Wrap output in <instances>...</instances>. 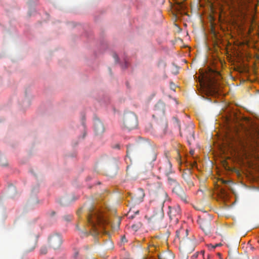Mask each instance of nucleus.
Here are the masks:
<instances>
[{"mask_svg":"<svg viewBox=\"0 0 259 259\" xmlns=\"http://www.w3.org/2000/svg\"><path fill=\"white\" fill-rule=\"evenodd\" d=\"M190 153H191V155H193V154H194V151H193V150H191V151H190Z\"/></svg>","mask_w":259,"mask_h":259,"instance_id":"cd10ccee","label":"nucleus"},{"mask_svg":"<svg viewBox=\"0 0 259 259\" xmlns=\"http://www.w3.org/2000/svg\"><path fill=\"white\" fill-rule=\"evenodd\" d=\"M184 180L189 186L193 185L192 182V172L190 169L184 170L182 174Z\"/></svg>","mask_w":259,"mask_h":259,"instance_id":"9d476101","label":"nucleus"},{"mask_svg":"<svg viewBox=\"0 0 259 259\" xmlns=\"http://www.w3.org/2000/svg\"><path fill=\"white\" fill-rule=\"evenodd\" d=\"M165 105L161 101L158 102L155 106L154 113L153 114V117L158 119L159 117L160 120L158 124H159L160 127L165 130L167 126V121L164 118L165 113Z\"/></svg>","mask_w":259,"mask_h":259,"instance_id":"20e7f679","label":"nucleus"},{"mask_svg":"<svg viewBox=\"0 0 259 259\" xmlns=\"http://www.w3.org/2000/svg\"><path fill=\"white\" fill-rule=\"evenodd\" d=\"M63 219L66 222H70L72 219V215L71 214H65L63 217Z\"/></svg>","mask_w":259,"mask_h":259,"instance_id":"6ab92c4d","label":"nucleus"},{"mask_svg":"<svg viewBox=\"0 0 259 259\" xmlns=\"http://www.w3.org/2000/svg\"><path fill=\"white\" fill-rule=\"evenodd\" d=\"M139 213V210H136L135 211H134V215H137V214H138Z\"/></svg>","mask_w":259,"mask_h":259,"instance_id":"bb28decb","label":"nucleus"},{"mask_svg":"<svg viewBox=\"0 0 259 259\" xmlns=\"http://www.w3.org/2000/svg\"><path fill=\"white\" fill-rule=\"evenodd\" d=\"M171 173V171L170 170L165 172V174L168 177V181L169 183L170 184H174L175 186L176 185V184H178V183L176 182L175 179L169 177V174Z\"/></svg>","mask_w":259,"mask_h":259,"instance_id":"a211bd4d","label":"nucleus"},{"mask_svg":"<svg viewBox=\"0 0 259 259\" xmlns=\"http://www.w3.org/2000/svg\"><path fill=\"white\" fill-rule=\"evenodd\" d=\"M124 239H125V237H123L122 238V241H123V240H124Z\"/></svg>","mask_w":259,"mask_h":259,"instance_id":"7c9ffc66","label":"nucleus"},{"mask_svg":"<svg viewBox=\"0 0 259 259\" xmlns=\"http://www.w3.org/2000/svg\"><path fill=\"white\" fill-rule=\"evenodd\" d=\"M209 247H210L211 249H214V248H215V247H214V245L212 244H209Z\"/></svg>","mask_w":259,"mask_h":259,"instance_id":"393cba45","label":"nucleus"},{"mask_svg":"<svg viewBox=\"0 0 259 259\" xmlns=\"http://www.w3.org/2000/svg\"><path fill=\"white\" fill-rule=\"evenodd\" d=\"M249 3V0H238L237 1L238 5L242 9L247 8Z\"/></svg>","mask_w":259,"mask_h":259,"instance_id":"f3484780","label":"nucleus"},{"mask_svg":"<svg viewBox=\"0 0 259 259\" xmlns=\"http://www.w3.org/2000/svg\"><path fill=\"white\" fill-rule=\"evenodd\" d=\"M181 209L179 206L169 207V211L168 214L171 220H174L175 222H178L180 216Z\"/></svg>","mask_w":259,"mask_h":259,"instance_id":"0eeeda50","label":"nucleus"},{"mask_svg":"<svg viewBox=\"0 0 259 259\" xmlns=\"http://www.w3.org/2000/svg\"><path fill=\"white\" fill-rule=\"evenodd\" d=\"M55 213H56L55 211H51L50 215H51V216H53V215H55Z\"/></svg>","mask_w":259,"mask_h":259,"instance_id":"a878e982","label":"nucleus"},{"mask_svg":"<svg viewBox=\"0 0 259 259\" xmlns=\"http://www.w3.org/2000/svg\"><path fill=\"white\" fill-rule=\"evenodd\" d=\"M207 79L208 82L207 84L208 90L212 94H217L219 91L218 83L210 78H207Z\"/></svg>","mask_w":259,"mask_h":259,"instance_id":"1a4fd4ad","label":"nucleus"},{"mask_svg":"<svg viewBox=\"0 0 259 259\" xmlns=\"http://www.w3.org/2000/svg\"><path fill=\"white\" fill-rule=\"evenodd\" d=\"M49 243L50 246L53 249H58L62 243L61 237L58 234L52 235L49 237Z\"/></svg>","mask_w":259,"mask_h":259,"instance_id":"423d86ee","label":"nucleus"},{"mask_svg":"<svg viewBox=\"0 0 259 259\" xmlns=\"http://www.w3.org/2000/svg\"><path fill=\"white\" fill-rule=\"evenodd\" d=\"M137 153V149L133 145H129L127 146L126 155L130 157L131 156L135 155Z\"/></svg>","mask_w":259,"mask_h":259,"instance_id":"2eb2a0df","label":"nucleus"},{"mask_svg":"<svg viewBox=\"0 0 259 259\" xmlns=\"http://www.w3.org/2000/svg\"><path fill=\"white\" fill-rule=\"evenodd\" d=\"M187 230L180 229L176 232V235L180 240L181 247L186 249V251L191 252L194 249L195 242L189 238H185V236H187Z\"/></svg>","mask_w":259,"mask_h":259,"instance_id":"7ed1b4c3","label":"nucleus"},{"mask_svg":"<svg viewBox=\"0 0 259 259\" xmlns=\"http://www.w3.org/2000/svg\"><path fill=\"white\" fill-rule=\"evenodd\" d=\"M184 134L187 137L188 142L189 144H190V142L194 140V131L192 126L188 127L185 129Z\"/></svg>","mask_w":259,"mask_h":259,"instance_id":"ddd939ff","label":"nucleus"},{"mask_svg":"<svg viewBox=\"0 0 259 259\" xmlns=\"http://www.w3.org/2000/svg\"><path fill=\"white\" fill-rule=\"evenodd\" d=\"M1 164L2 165H3V166H4V165H6V164H5V163H1Z\"/></svg>","mask_w":259,"mask_h":259,"instance_id":"c756f323","label":"nucleus"},{"mask_svg":"<svg viewBox=\"0 0 259 259\" xmlns=\"http://www.w3.org/2000/svg\"><path fill=\"white\" fill-rule=\"evenodd\" d=\"M157 197L160 199V202L157 204L156 209L154 211V214L153 215L151 219L154 221H158L161 220L164 217L163 207L164 203L167 197V194L162 188H159Z\"/></svg>","mask_w":259,"mask_h":259,"instance_id":"f03ea898","label":"nucleus"},{"mask_svg":"<svg viewBox=\"0 0 259 259\" xmlns=\"http://www.w3.org/2000/svg\"><path fill=\"white\" fill-rule=\"evenodd\" d=\"M48 249L46 246H42L40 249V253L41 254H45L47 253Z\"/></svg>","mask_w":259,"mask_h":259,"instance_id":"412c9836","label":"nucleus"},{"mask_svg":"<svg viewBox=\"0 0 259 259\" xmlns=\"http://www.w3.org/2000/svg\"><path fill=\"white\" fill-rule=\"evenodd\" d=\"M114 148L120 149V145H119V144H116V145L114 146Z\"/></svg>","mask_w":259,"mask_h":259,"instance_id":"5701e85b","label":"nucleus"},{"mask_svg":"<svg viewBox=\"0 0 259 259\" xmlns=\"http://www.w3.org/2000/svg\"><path fill=\"white\" fill-rule=\"evenodd\" d=\"M127 217L130 219H133L135 218V215L134 214V211H133L131 209L127 213Z\"/></svg>","mask_w":259,"mask_h":259,"instance_id":"aec40b11","label":"nucleus"},{"mask_svg":"<svg viewBox=\"0 0 259 259\" xmlns=\"http://www.w3.org/2000/svg\"><path fill=\"white\" fill-rule=\"evenodd\" d=\"M157 158V153L154 151H152L148 153L147 159L148 162H152L154 161Z\"/></svg>","mask_w":259,"mask_h":259,"instance_id":"dca6fc26","label":"nucleus"},{"mask_svg":"<svg viewBox=\"0 0 259 259\" xmlns=\"http://www.w3.org/2000/svg\"><path fill=\"white\" fill-rule=\"evenodd\" d=\"M145 197V193L144 190L142 188H139L136 192L134 199L137 202H141L143 201Z\"/></svg>","mask_w":259,"mask_h":259,"instance_id":"4468645a","label":"nucleus"},{"mask_svg":"<svg viewBox=\"0 0 259 259\" xmlns=\"http://www.w3.org/2000/svg\"><path fill=\"white\" fill-rule=\"evenodd\" d=\"M168 166L169 168H171V164L170 163H168Z\"/></svg>","mask_w":259,"mask_h":259,"instance_id":"c85d7f7f","label":"nucleus"},{"mask_svg":"<svg viewBox=\"0 0 259 259\" xmlns=\"http://www.w3.org/2000/svg\"><path fill=\"white\" fill-rule=\"evenodd\" d=\"M172 192L175 193L184 202H187V196L179 184H176L172 189Z\"/></svg>","mask_w":259,"mask_h":259,"instance_id":"6e6552de","label":"nucleus"},{"mask_svg":"<svg viewBox=\"0 0 259 259\" xmlns=\"http://www.w3.org/2000/svg\"><path fill=\"white\" fill-rule=\"evenodd\" d=\"M222 243H217V244H215V245H214V247H215V248L218 246H222Z\"/></svg>","mask_w":259,"mask_h":259,"instance_id":"b1692460","label":"nucleus"},{"mask_svg":"<svg viewBox=\"0 0 259 259\" xmlns=\"http://www.w3.org/2000/svg\"><path fill=\"white\" fill-rule=\"evenodd\" d=\"M113 56L115 59V62H117L118 61V58L117 55L116 54H114Z\"/></svg>","mask_w":259,"mask_h":259,"instance_id":"4be33fe9","label":"nucleus"},{"mask_svg":"<svg viewBox=\"0 0 259 259\" xmlns=\"http://www.w3.org/2000/svg\"><path fill=\"white\" fill-rule=\"evenodd\" d=\"M87 221L89 230L82 232L85 236H88L89 234L93 236L97 235L100 232L99 227L104 225L106 221L98 208L94 206H92L89 209Z\"/></svg>","mask_w":259,"mask_h":259,"instance_id":"f257e3e1","label":"nucleus"},{"mask_svg":"<svg viewBox=\"0 0 259 259\" xmlns=\"http://www.w3.org/2000/svg\"><path fill=\"white\" fill-rule=\"evenodd\" d=\"M94 130L97 135L101 134L104 132V125L99 119L94 121Z\"/></svg>","mask_w":259,"mask_h":259,"instance_id":"f8f14e48","label":"nucleus"},{"mask_svg":"<svg viewBox=\"0 0 259 259\" xmlns=\"http://www.w3.org/2000/svg\"><path fill=\"white\" fill-rule=\"evenodd\" d=\"M174 119L176 120V121H178V119L177 118L175 117Z\"/></svg>","mask_w":259,"mask_h":259,"instance_id":"2f4dec72","label":"nucleus"},{"mask_svg":"<svg viewBox=\"0 0 259 259\" xmlns=\"http://www.w3.org/2000/svg\"><path fill=\"white\" fill-rule=\"evenodd\" d=\"M199 224L202 230L205 233H209L210 232V225L208 220L202 219L199 221Z\"/></svg>","mask_w":259,"mask_h":259,"instance_id":"9b49d317","label":"nucleus"},{"mask_svg":"<svg viewBox=\"0 0 259 259\" xmlns=\"http://www.w3.org/2000/svg\"><path fill=\"white\" fill-rule=\"evenodd\" d=\"M123 123L124 127L132 130L138 126V118L136 115L133 112H127L124 114Z\"/></svg>","mask_w":259,"mask_h":259,"instance_id":"39448f33","label":"nucleus"}]
</instances>
